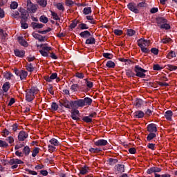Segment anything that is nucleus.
I'll use <instances>...</instances> for the list:
<instances>
[{
	"mask_svg": "<svg viewBox=\"0 0 177 177\" xmlns=\"http://www.w3.org/2000/svg\"><path fill=\"white\" fill-rule=\"evenodd\" d=\"M92 99L89 97H85L84 99H80L77 100H68L67 99L60 100L59 104L61 107L64 106L66 109H78V107H85V106H91L92 104Z\"/></svg>",
	"mask_w": 177,
	"mask_h": 177,
	"instance_id": "obj_1",
	"label": "nucleus"
},
{
	"mask_svg": "<svg viewBox=\"0 0 177 177\" xmlns=\"http://www.w3.org/2000/svg\"><path fill=\"white\" fill-rule=\"evenodd\" d=\"M137 42H138V46H139V48H140L141 52H142V53H150V50H149V48H147V47L150 46V44H151L150 40H147V39H145L144 38H141V39H138Z\"/></svg>",
	"mask_w": 177,
	"mask_h": 177,
	"instance_id": "obj_2",
	"label": "nucleus"
},
{
	"mask_svg": "<svg viewBox=\"0 0 177 177\" xmlns=\"http://www.w3.org/2000/svg\"><path fill=\"white\" fill-rule=\"evenodd\" d=\"M26 100L27 102H32L33 99H35V95L38 93V88L31 87L26 91Z\"/></svg>",
	"mask_w": 177,
	"mask_h": 177,
	"instance_id": "obj_3",
	"label": "nucleus"
},
{
	"mask_svg": "<svg viewBox=\"0 0 177 177\" xmlns=\"http://www.w3.org/2000/svg\"><path fill=\"white\" fill-rule=\"evenodd\" d=\"M134 71L136 73V77H139L140 78H145L146 77V72L147 71L142 68L139 65H136L134 67Z\"/></svg>",
	"mask_w": 177,
	"mask_h": 177,
	"instance_id": "obj_4",
	"label": "nucleus"
},
{
	"mask_svg": "<svg viewBox=\"0 0 177 177\" xmlns=\"http://www.w3.org/2000/svg\"><path fill=\"white\" fill-rule=\"evenodd\" d=\"M40 47L41 48V50H39V53H41V56L48 57V56H49V52L52 50V47L48 46L47 44H41Z\"/></svg>",
	"mask_w": 177,
	"mask_h": 177,
	"instance_id": "obj_5",
	"label": "nucleus"
},
{
	"mask_svg": "<svg viewBox=\"0 0 177 177\" xmlns=\"http://www.w3.org/2000/svg\"><path fill=\"white\" fill-rule=\"evenodd\" d=\"M26 9L28 13H35L38 10V6L37 4L32 3L31 0H27Z\"/></svg>",
	"mask_w": 177,
	"mask_h": 177,
	"instance_id": "obj_6",
	"label": "nucleus"
},
{
	"mask_svg": "<svg viewBox=\"0 0 177 177\" xmlns=\"http://www.w3.org/2000/svg\"><path fill=\"white\" fill-rule=\"evenodd\" d=\"M8 164L11 166V169H16L18 168L19 164H24V162L18 158H12L8 161Z\"/></svg>",
	"mask_w": 177,
	"mask_h": 177,
	"instance_id": "obj_7",
	"label": "nucleus"
},
{
	"mask_svg": "<svg viewBox=\"0 0 177 177\" xmlns=\"http://www.w3.org/2000/svg\"><path fill=\"white\" fill-rule=\"evenodd\" d=\"M128 9L131 10V12H133V13L138 14L139 13V9L138 8V4L135 2H131L127 5Z\"/></svg>",
	"mask_w": 177,
	"mask_h": 177,
	"instance_id": "obj_8",
	"label": "nucleus"
},
{
	"mask_svg": "<svg viewBox=\"0 0 177 177\" xmlns=\"http://www.w3.org/2000/svg\"><path fill=\"white\" fill-rule=\"evenodd\" d=\"M28 138V133L25 131H21L18 134L19 142H24Z\"/></svg>",
	"mask_w": 177,
	"mask_h": 177,
	"instance_id": "obj_9",
	"label": "nucleus"
},
{
	"mask_svg": "<svg viewBox=\"0 0 177 177\" xmlns=\"http://www.w3.org/2000/svg\"><path fill=\"white\" fill-rule=\"evenodd\" d=\"M147 129L149 133H156L157 132V124L154 123L149 124H148Z\"/></svg>",
	"mask_w": 177,
	"mask_h": 177,
	"instance_id": "obj_10",
	"label": "nucleus"
},
{
	"mask_svg": "<svg viewBox=\"0 0 177 177\" xmlns=\"http://www.w3.org/2000/svg\"><path fill=\"white\" fill-rule=\"evenodd\" d=\"M71 117L72 120H74L75 121L80 120V111L77 109L72 110Z\"/></svg>",
	"mask_w": 177,
	"mask_h": 177,
	"instance_id": "obj_11",
	"label": "nucleus"
},
{
	"mask_svg": "<svg viewBox=\"0 0 177 177\" xmlns=\"http://www.w3.org/2000/svg\"><path fill=\"white\" fill-rule=\"evenodd\" d=\"M95 146L97 147H103V146H107L109 145V142L107 140L104 139H100L94 142Z\"/></svg>",
	"mask_w": 177,
	"mask_h": 177,
	"instance_id": "obj_12",
	"label": "nucleus"
},
{
	"mask_svg": "<svg viewBox=\"0 0 177 177\" xmlns=\"http://www.w3.org/2000/svg\"><path fill=\"white\" fill-rule=\"evenodd\" d=\"M162 171V169L158 167H152L149 168L147 171V173L151 174H157V172H161Z\"/></svg>",
	"mask_w": 177,
	"mask_h": 177,
	"instance_id": "obj_13",
	"label": "nucleus"
},
{
	"mask_svg": "<svg viewBox=\"0 0 177 177\" xmlns=\"http://www.w3.org/2000/svg\"><path fill=\"white\" fill-rule=\"evenodd\" d=\"M14 53L17 57H24V55H26V52L24 50H19V49H15L14 50Z\"/></svg>",
	"mask_w": 177,
	"mask_h": 177,
	"instance_id": "obj_14",
	"label": "nucleus"
},
{
	"mask_svg": "<svg viewBox=\"0 0 177 177\" xmlns=\"http://www.w3.org/2000/svg\"><path fill=\"white\" fill-rule=\"evenodd\" d=\"M56 78H57V73H52L50 77L46 76L44 77V80L47 82H52V80H56Z\"/></svg>",
	"mask_w": 177,
	"mask_h": 177,
	"instance_id": "obj_15",
	"label": "nucleus"
},
{
	"mask_svg": "<svg viewBox=\"0 0 177 177\" xmlns=\"http://www.w3.org/2000/svg\"><path fill=\"white\" fill-rule=\"evenodd\" d=\"M156 21L158 27H160V26H162L165 23H168V21L164 17L157 18Z\"/></svg>",
	"mask_w": 177,
	"mask_h": 177,
	"instance_id": "obj_16",
	"label": "nucleus"
},
{
	"mask_svg": "<svg viewBox=\"0 0 177 177\" xmlns=\"http://www.w3.org/2000/svg\"><path fill=\"white\" fill-rule=\"evenodd\" d=\"M172 115H174L172 111H167L165 113V117L167 121H172Z\"/></svg>",
	"mask_w": 177,
	"mask_h": 177,
	"instance_id": "obj_17",
	"label": "nucleus"
},
{
	"mask_svg": "<svg viewBox=\"0 0 177 177\" xmlns=\"http://www.w3.org/2000/svg\"><path fill=\"white\" fill-rule=\"evenodd\" d=\"M18 41L20 44V45L24 46L25 48H27L28 46V44L27 43L26 39L23 38V37H18Z\"/></svg>",
	"mask_w": 177,
	"mask_h": 177,
	"instance_id": "obj_18",
	"label": "nucleus"
},
{
	"mask_svg": "<svg viewBox=\"0 0 177 177\" xmlns=\"http://www.w3.org/2000/svg\"><path fill=\"white\" fill-rule=\"evenodd\" d=\"M133 114L134 118H143L145 117V113L142 111H137Z\"/></svg>",
	"mask_w": 177,
	"mask_h": 177,
	"instance_id": "obj_19",
	"label": "nucleus"
},
{
	"mask_svg": "<svg viewBox=\"0 0 177 177\" xmlns=\"http://www.w3.org/2000/svg\"><path fill=\"white\" fill-rule=\"evenodd\" d=\"M27 75H28V73H27V71H20L19 77L21 81H23V80H26V78H27Z\"/></svg>",
	"mask_w": 177,
	"mask_h": 177,
	"instance_id": "obj_20",
	"label": "nucleus"
},
{
	"mask_svg": "<svg viewBox=\"0 0 177 177\" xmlns=\"http://www.w3.org/2000/svg\"><path fill=\"white\" fill-rule=\"evenodd\" d=\"M80 35L82 38H89V36L91 35V32L88 30H85L84 32H81L80 33Z\"/></svg>",
	"mask_w": 177,
	"mask_h": 177,
	"instance_id": "obj_21",
	"label": "nucleus"
},
{
	"mask_svg": "<svg viewBox=\"0 0 177 177\" xmlns=\"http://www.w3.org/2000/svg\"><path fill=\"white\" fill-rule=\"evenodd\" d=\"M86 44L87 45H95L96 44V39H95V37H90L86 40Z\"/></svg>",
	"mask_w": 177,
	"mask_h": 177,
	"instance_id": "obj_22",
	"label": "nucleus"
},
{
	"mask_svg": "<svg viewBox=\"0 0 177 177\" xmlns=\"http://www.w3.org/2000/svg\"><path fill=\"white\" fill-rule=\"evenodd\" d=\"M31 26L34 30L36 28H42V27H44V24H38L37 22H32Z\"/></svg>",
	"mask_w": 177,
	"mask_h": 177,
	"instance_id": "obj_23",
	"label": "nucleus"
},
{
	"mask_svg": "<svg viewBox=\"0 0 177 177\" xmlns=\"http://www.w3.org/2000/svg\"><path fill=\"white\" fill-rule=\"evenodd\" d=\"M154 138H157V134H156V133H149L147 137V140L150 142L151 140H153Z\"/></svg>",
	"mask_w": 177,
	"mask_h": 177,
	"instance_id": "obj_24",
	"label": "nucleus"
},
{
	"mask_svg": "<svg viewBox=\"0 0 177 177\" xmlns=\"http://www.w3.org/2000/svg\"><path fill=\"white\" fill-rule=\"evenodd\" d=\"M116 169L120 173L125 172V166L124 165H117Z\"/></svg>",
	"mask_w": 177,
	"mask_h": 177,
	"instance_id": "obj_25",
	"label": "nucleus"
},
{
	"mask_svg": "<svg viewBox=\"0 0 177 177\" xmlns=\"http://www.w3.org/2000/svg\"><path fill=\"white\" fill-rule=\"evenodd\" d=\"M166 57H167V59H174V57H176V54L175 53L174 51L171 50L170 52H169V53H167V55H166Z\"/></svg>",
	"mask_w": 177,
	"mask_h": 177,
	"instance_id": "obj_26",
	"label": "nucleus"
},
{
	"mask_svg": "<svg viewBox=\"0 0 177 177\" xmlns=\"http://www.w3.org/2000/svg\"><path fill=\"white\" fill-rule=\"evenodd\" d=\"M88 172H89V167H88L84 166L80 169L81 175H86V174H88Z\"/></svg>",
	"mask_w": 177,
	"mask_h": 177,
	"instance_id": "obj_27",
	"label": "nucleus"
},
{
	"mask_svg": "<svg viewBox=\"0 0 177 177\" xmlns=\"http://www.w3.org/2000/svg\"><path fill=\"white\" fill-rule=\"evenodd\" d=\"M10 88V83H9V82H6V83H4V84L3 85V91L4 92H8Z\"/></svg>",
	"mask_w": 177,
	"mask_h": 177,
	"instance_id": "obj_28",
	"label": "nucleus"
},
{
	"mask_svg": "<svg viewBox=\"0 0 177 177\" xmlns=\"http://www.w3.org/2000/svg\"><path fill=\"white\" fill-rule=\"evenodd\" d=\"M49 142L50 143V145L55 147L60 145V142L56 138H52L51 140H50Z\"/></svg>",
	"mask_w": 177,
	"mask_h": 177,
	"instance_id": "obj_29",
	"label": "nucleus"
},
{
	"mask_svg": "<svg viewBox=\"0 0 177 177\" xmlns=\"http://www.w3.org/2000/svg\"><path fill=\"white\" fill-rule=\"evenodd\" d=\"M22 154H24V156H28V154H30V147H24V148L22 149Z\"/></svg>",
	"mask_w": 177,
	"mask_h": 177,
	"instance_id": "obj_30",
	"label": "nucleus"
},
{
	"mask_svg": "<svg viewBox=\"0 0 177 177\" xmlns=\"http://www.w3.org/2000/svg\"><path fill=\"white\" fill-rule=\"evenodd\" d=\"M26 67L27 71H29L30 73H32V71H34V66H32V64L28 63Z\"/></svg>",
	"mask_w": 177,
	"mask_h": 177,
	"instance_id": "obj_31",
	"label": "nucleus"
},
{
	"mask_svg": "<svg viewBox=\"0 0 177 177\" xmlns=\"http://www.w3.org/2000/svg\"><path fill=\"white\" fill-rule=\"evenodd\" d=\"M79 88H80V85H78V84H73L71 86V91H72L73 92H77Z\"/></svg>",
	"mask_w": 177,
	"mask_h": 177,
	"instance_id": "obj_32",
	"label": "nucleus"
},
{
	"mask_svg": "<svg viewBox=\"0 0 177 177\" xmlns=\"http://www.w3.org/2000/svg\"><path fill=\"white\" fill-rule=\"evenodd\" d=\"M106 67L109 68H114L115 67V63L113 61H108L106 64Z\"/></svg>",
	"mask_w": 177,
	"mask_h": 177,
	"instance_id": "obj_33",
	"label": "nucleus"
},
{
	"mask_svg": "<svg viewBox=\"0 0 177 177\" xmlns=\"http://www.w3.org/2000/svg\"><path fill=\"white\" fill-rule=\"evenodd\" d=\"M136 34V31H135L133 29H128L127 31V35L129 37H133Z\"/></svg>",
	"mask_w": 177,
	"mask_h": 177,
	"instance_id": "obj_34",
	"label": "nucleus"
},
{
	"mask_svg": "<svg viewBox=\"0 0 177 177\" xmlns=\"http://www.w3.org/2000/svg\"><path fill=\"white\" fill-rule=\"evenodd\" d=\"M166 67L169 71H175V70H177V66L175 65L168 64Z\"/></svg>",
	"mask_w": 177,
	"mask_h": 177,
	"instance_id": "obj_35",
	"label": "nucleus"
},
{
	"mask_svg": "<svg viewBox=\"0 0 177 177\" xmlns=\"http://www.w3.org/2000/svg\"><path fill=\"white\" fill-rule=\"evenodd\" d=\"M84 15H89L92 13V8L91 7H86L83 10Z\"/></svg>",
	"mask_w": 177,
	"mask_h": 177,
	"instance_id": "obj_36",
	"label": "nucleus"
},
{
	"mask_svg": "<svg viewBox=\"0 0 177 177\" xmlns=\"http://www.w3.org/2000/svg\"><path fill=\"white\" fill-rule=\"evenodd\" d=\"M37 3L40 5V6H42V8H46L47 5L46 0H37Z\"/></svg>",
	"mask_w": 177,
	"mask_h": 177,
	"instance_id": "obj_37",
	"label": "nucleus"
},
{
	"mask_svg": "<svg viewBox=\"0 0 177 177\" xmlns=\"http://www.w3.org/2000/svg\"><path fill=\"white\" fill-rule=\"evenodd\" d=\"M142 104H143V101L141 99H137L136 100V106L138 109L142 107Z\"/></svg>",
	"mask_w": 177,
	"mask_h": 177,
	"instance_id": "obj_38",
	"label": "nucleus"
},
{
	"mask_svg": "<svg viewBox=\"0 0 177 177\" xmlns=\"http://www.w3.org/2000/svg\"><path fill=\"white\" fill-rule=\"evenodd\" d=\"M39 21L41 23H44V24H46V23L48 21V17H46L45 15H42L39 17Z\"/></svg>",
	"mask_w": 177,
	"mask_h": 177,
	"instance_id": "obj_39",
	"label": "nucleus"
},
{
	"mask_svg": "<svg viewBox=\"0 0 177 177\" xmlns=\"http://www.w3.org/2000/svg\"><path fill=\"white\" fill-rule=\"evenodd\" d=\"M9 145L6 141H3L2 140H0V147H3V149H6V147H8Z\"/></svg>",
	"mask_w": 177,
	"mask_h": 177,
	"instance_id": "obj_40",
	"label": "nucleus"
},
{
	"mask_svg": "<svg viewBox=\"0 0 177 177\" xmlns=\"http://www.w3.org/2000/svg\"><path fill=\"white\" fill-rule=\"evenodd\" d=\"M164 67L160 66V64H154L153 66V70L154 71H160V70H162Z\"/></svg>",
	"mask_w": 177,
	"mask_h": 177,
	"instance_id": "obj_41",
	"label": "nucleus"
},
{
	"mask_svg": "<svg viewBox=\"0 0 177 177\" xmlns=\"http://www.w3.org/2000/svg\"><path fill=\"white\" fill-rule=\"evenodd\" d=\"M55 6L58 10H62V12L64 10V6H63V3H57Z\"/></svg>",
	"mask_w": 177,
	"mask_h": 177,
	"instance_id": "obj_42",
	"label": "nucleus"
},
{
	"mask_svg": "<svg viewBox=\"0 0 177 177\" xmlns=\"http://www.w3.org/2000/svg\"><path fill=\"white\" fill-rule=\"evenodd\" d=\"M160 28H162L164 30H169L171 28V26H169V24L167 23H165L160 26Z\"/></svg>",
	"mask_w": 177,
	"mask_h": 177,
	"instance_id": "obj_43",
	"label": "nucleus"
},
{
	"mask_svg": "<svg viewBox=\"0 0 177 177\" xmlns=\"http://www.w3.org/2000/svg\"><path fill=\"white\" fill-rule=\"evenodd\" d=\"M58 109L59 105H57L56 102H53L51 104V110H53V111H57Z\"/></svg>",
	"mask_w": 177,
	"mask_h": 177,
	"instance_id": "obj_44",
	"label": "nucleus"
},
{
	"mask_svg": "<svg viewBox=\"0 0 177 177\" xmlns=\"http://www.w3.org/2000/svg\"><path fill=\"white\" fill-rule=\"evenodd\" d=\"M85 81L87 88H89V89L93 88V82L88 81V79H86Z\"/></svg>",
	"mask_w": 177,
	"mask_h": 177,
	"instance_id": "obj_45",
	"label": "nucleus"
},
{
	"mask_svg": "<svg viewBox=\"0 0 177 177\" xmlns=\"http://www.w3.org/2000/svg\"><path fill=\"white\" fill-rule=\"evenodd\" d=\"M82 121L88 124V122H92V118H90L89 116H84L82 118Z\"/></svg>",
	"mask_w": 177,
	"mask_h": 177,
	"instance_id": "obj_46",
	"label": "nucleus"
},
{
	"mask_svg": "<svg viewBox=\"0 0 177 177\" xmlns=\"http://www.w3.org/2000/svg\"><path fill=\"white\" fill-rule=\"evenodd\" d=\"M75 77H77V78H80V80H83V78L85 77V75L80 72H77L75 75Z\"/></svg>",
	"mask_w": 177,
	"mask_h": 177,
	"instance_id": "obj_47",
	"label": "nucleus"
},
{
	"mask_svg": "<svg viewBox=\"0 0 177 177\" xmlns=\"http://www.w3.org/2000/svg\"><path fill=\"white\" fill-rule=\"evenodd\" d=\"M86 19L87 20H89L91 24H96V21H95L93 16H86Z\"/></svg>",
	"mask_w": 177,
	"mask_h": 177,
	"instance_id": "obj_48",
	"label": "nucleus"
},
{
	"mask_svg": "<svg viewBox=\"0 0 177 177\" xmlns=\"http://www.w3.org/2000/svg\"><path fill=\"white\" fill-rule=\"evenodd\" d=\"M4 77L6 78V80H10L12 77H13V75L10 73V72H6L3 73Z\"/></svg>",
	"mask_w": 177,
	"mask_h": 177,
	"instance_id": "obj_49",
	"label": "nucleus"
},
{
	"mask_svg": "<svg viewBox=\"0 0 177 177\" xmlns=\"http://www.w3.org/2000/svg\"><path fill=\"white\" fill-rule=\"evenodd\" d=\"M79 28H80V30H88L89 27L86 24H79Z\"/></svg>",
	"mask_w": 177,
	"mask_h": 177,
	"instance_id": "obj_50",
	"label": "nucleus"
},
{
	"mask_svg": "<svg viewBox=\"0 0 177 177\" xmlns=\"http://www.w3.org/2000/svg\"><path fill=\"white\" fill-rule=\"evenodd\" d=\"M51 16L53 17V19L54 20H60V17H59V15H57V13L51 11Z\"/></svg>",
	"mask_w": 177,
	"mask_h": 177,
	"instance_id": "obj_51",
	"label": "nucleus"
},
{
	"mask_svg": "<svg viewBox=\"0 0 177 177\" xmlns=\"http://www.w3.org/2000/svg\"><path fill=\"white\" fill-rule=\"evenodd\" d=\"M38 153H39V148L35 147L32 151V156L37 157V154H38Z\"/></svg>",
	"mask_w": 177,
	"mask_h": 177,
	"instance_id": "obj_52",
	"label": "nucleus"
},
{
	"mask_svg": "<svg viewBox=\"0 0 177 177\" xmlns=\"http://www.w3.org/2000/svg\"><path fill=\"white\" fill-rule=\"evenodd\" d=\"M17 6H19V4L16 1H13L11 3L10 8V9H17Z\"/></svg>",
	"mask_w": 177,
	"mask_h": 177,
	"instance_id": "obj_53",
	"label": "nucleus"
},
{
	"mask_svg": "<svg viewBox=\"0 0 177 177\" xmlns=\"http://www.w3.org/2000/svg\"><path fill=\"white\" fill-rule=\"evenodd\" d=\"M127 75H128V77H132L133 78H135V77H136V75L135 74V73H133L131 71H128L126 73Z\"/></svg>",
	"mask_w": 177,
	"mask_h": 177,
	"instance_id": "obj_54",
	"label": "nucleus"
},
{
	"mask_svg": "<svg viewBox=\"0 0 177 177\" xmlns=\"http://www.w3.org/2000/svg\"><path fill=\"white\" fill-rule=\"evenodd\" d=\"M89 151L91 153H100L101 150L99 148H91Z\"/></svg>",
	"mask_w": 177,
	"mask_h": 177,
	"instance_id": "obj_55",
	"label": "nucleus"
},
{
	"mask_svg": "<svg viewBox=\"0 0 177 177\" xmlns=\"http://www.w3.org/2000/svg\"><path fill=\"white\" fill-rule=\"evenodd\" d=\"M103 57H105V59H113V55L108 53H104Z\"/></svg>",
	"mask_w": 177,
	"mask_h": 177,
	"instance_id": "obj_56",
	"label": "nucleus"
},
{
	"mask_svg": "<svg viewBox=\"0 0 177 177\" xmlns=\"http://www.w3.org/2000/svg\"><path fill=\"white\" fill-rule=\"evenodd\" d=\"M65 5L66 6H73V5H74V1H73V0H66Z\"/></svg>",
	"mask_w": 177,
	"mask_h": 177,
	"instance_id": "obj_57",
	"label": "nucleus"
},
{
	"mask_svg": "<svg viewBox=\"0 0 177 177\" xmlns=\"http://www.w3.org/2000/svg\"><path fill=\"white\" fill-rule=\"evenodd\" d=\"M6 141L10 143V145H12V143H15V138L12 136H9L6 138Z\"/></svg>",
	"mask_w": 177,
	"mask_h": 177,
	"instance_id": "obj_58",
	"label": "nucleus"
},
{
	"mask_svg": "<svg viewBox=\"0 0 177 177\" xmlns=\"http://www.w3.org/2000/svg\"><path fill=\"white\" fill-rule=\"evenodd\" d=\"M2 133V136H4V138H6L8 136H9V133H10V132L7 129H5L3 130Z\"/></svg>",
	"mask_w": 177,
	"mask_h": 177,
	"instance_id": "obj_59",
	"label": "nucleus"
},
{
	"mask_svg": "<svg viewBox=\"0 0 177 177\" xmlns=\"http://www.w3.org/2000/svg\"><path fill=\"white\" fill-rule=\"evenodd\" d=\"M77 24H78V21H73L71 25H70V28H71V30H73V28L77 27Z\"/></svg>",
	"mask_w": 177,
	"mask_h": 177,
	"instance_id": "obj_60",
	"label": "nucleus"
},
{
	"mask_svg": "<svg viewBox=\"0 0 177 177\" xmlns=\"http://www.w3.org/2000/svg\"><path fill=\"white\" fill-rule=\"evenodd\" d=\"M113 32L115 35H122V30H121L115 29Z\"/></svg>",
	"mask_w": 177,
	"mask_h": 177,
	"instance_id": "obj_61",
	"label": "nucleus"
},
{
	"mask_svg": "<svg viewBox=\"0 0 177 177\" xmlns=\"http://www.w3.org/2000/svg\"><path fill=\"white\" fill-rule=\"evenodd\" d=\"M171 41V38L169 37H165L162 39V42L163 44H168Z\"/></svg>",
	"mask_w": 177,
	"mask_h": 177,
	"instance_id": "obj_62",
	"label": "nucleus"
},
{
	"mask_svg": "<svg viewBox=\"0 0 177 177\" xmlns=\"http://www.w3.org/2000/svg\"><path fill=\"white\" fill-rule=\"evenodd\" d=\"M129 153L130 154H136V148L132 147L129 149Z\"/></svg>",
	"mask_w": 177,
	"mask_h": 177,
	"instance_id": "obj_63",
	"label": "nucleus"
},
{
	"mask_svg": "<svg viewBox=\"0 0 177 177\" xmlns=\"http://www.w3.org/2000/svg\"><path fill=\"white\" fill-rule=\"evenodd\" d=\"M155 177H171V175L170 174L160 175L158 174H155Z\"/></svg>",
	"mask_w": 177,
	"mask_h": 177,
	"instance_id": "obj_64",
	"label": "nucleus"
}]
</instances>
